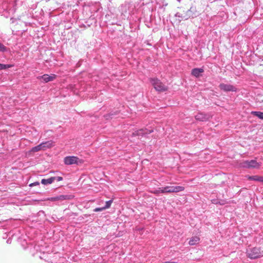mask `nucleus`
<instances>
[{
  "instance_id": "nucleus-1",
  "label": "nucleus",
  "mask_w": 263,
  "mask_h": 263,
  "mask_svg": "<svg viewBox=\"0 0 263 263\" xmlns=\"http://www.w3.org/2000/svg\"><path fill=\"white\" fill-rule=\"evenodd\" d=\"M246 254L247 256L251 259L259 258L263 257V249L257 247L250 248L247 250Z\"/></svg>"
},
{
  "instance_id": "nucleus-2",
  "label": "nucleus",
  "mask_w": 263,
  "mask_h": 263,
  "mask_svg": "<svg viewBox=\"0 0 263 263\" xmlns=\"http://www.w3.org/2000/svg\"><path fill=\"white\" fill-rule=\"evenodd\" d=\"M149 81L156 90L158 91H165L167 90V87L157 78H150Z\"/></svg>"
},
{
  "instance_id": "nucleus-3",
  "label": "nucleus",
  "mask_w": 263,
  "mask_h": 263,
  "mask_svg": "<svg viewBox=\"0 0 263 263\" xmlns=\"http://www.w3.org/2000/svg\"><path fill=\"white\" fill-rule=\"evenodd\" d=\"M184 190V187L182 186H166L162 187L161 193H178Z\"/></svg>"
},
{
  "instance_id": "nucleus-4",
  "label": "nucleus",
  "mask_w": 263,
  "mask_h": 263,
  "mask_svg": "<svg viewBox=\"0 0 263 263\" xmlns=\"http://www.w3.org/2000/svg\"><path fill=\"white\" fill-rule=\"evenodd\" d=\"M260 165L261 163L257 162L255 160L245 161L240 164L241 167L248 168H259Z\"/></svg>"
},
{
  "instance_id": "nucleus-5",
  "label": "nucleus",
  "mask_w": 263,
  "mask_h": 263,
  "mask_svg": "<svg viewBox=\"0 0 263 263\" xmlns=\"http://www.w3.org/2000/svg\"><path fill=\"white\" fill-rule=\"evenodd\" d=\"M73 198L72 195H60L57 196L56 197H51L48 198L47 200L51 201H63L66 200H71Z\"/></svg>"
},
{
  "instance_id": "nucleus-6",
  "label": "nucleus",
  "mask_w": 263,
  "mask_h": 263,
  "mask_svg": "<svg viewBox=\"0 0 263 263\" xmlns=\"http://www.w3.org/2000/svg\"><path fill=\"white\" fill-rule=\"evenodd\" d=\"M211 117L210 115L203 112H199L195 117L196 120L202 122L208 121Z\"/></svg>"
},
{
  "instance_id": "nucleus-7",
  "label": "nucleus",
  "mask_w": 263,
  "mask_h": 263,
  "mask_svg": "<svg viewBox=\"0 0 263 263\" xmlns=\"http://www.w3.org/2000/svg\"><path fill=\"white\" fill-rule=\"evenodd\" d=\"M79 160V158L77 157L68 156L64 158V163L67 165L78 164Z\"/></svg>"
},
{
  "instance_id": "nucleus-8",
  "label": "nucleus",
  "mask_w": 263,
  "mask_h": 263,
  "mask_svg": "<svg viewBox=\"0 0 263 263\" xmlns=\"http://www.w3.org/2000/svg\"><path fill=\"white\" fill-rule=\"evenodd\" d=\"M219 88L224 91H236V88L230 84H220L219 85Z\"/></svg>"
},
{
  "instance_id": "nucleus-9",
  "label": "nucleus",
  "mask_w": 263,
  "mask_h": 263,
  "mask_svg": "<svg viewBox=\"0 0 263 263\" xmlns=\"http://www.w3.org/2000/svg\"><path fill=\"white\" fill-rule=\"evenodd\" d=\"M153 132V130H147L144 129H140L137 130L132 134L133 137L143 136L145 134H149Z\"/></svg>"
},
{
  "instance_id": "nucleus-10",
  "label": "nucleus",
  "mask_w": 263,
  "mask_h": 263,
  "mask_svg": "<svg viewBox=\"0 0 263 263\" xmlns=\"http://www.w3.org/2000/svg\"><path fill=\"white\" fill-rule=\"evenodd\" d=\"M55 78L56 76L55 74H51V75L44 74L42 76L37 77V79H42L44 81V82L47 83L54 80L55 79Z\"/></svg>"
},
{
  "instance_id": "nucleus-11",
  "label": "nucleus",
  "mask_w": 263,
  "mask_h": 263,
  "mask_svg": "<svg viewBox=\"0 0 263 263\" xmlns=\"http://www.w3.org/2000/svg\"><path fill=\"white\" fill-rule=\"evenodd\" d=\"M42 151H45L48 148L52 147L54 146V142L52 141H48L40 144Z\"/></svg>"
},
{
  "instance_id": "nucleus-12",
  "label": "nucleus",
  "mask_w": 263,
  "mask_h": 263,
  "mask_svg": "<svg viewBox=\"0 0 263 263\" xmlns=\"http://www.w3.org/2000/svg\"><path fill=\"white\" fill-rule=\"evenodd\" d=\"M199 240H200V238L199 237L194 236V237H192L190 239V240L189 242V243L191 246L195 245L199 242Z\"/></svg>"
},
{
  "instance_id": "nucleus-13",
  "label": "nucleus",
  "mask_w": 263,
  "mask_h": 263,
  "mask_svg": "<svg viewBox=\"0 0 263 263\" xmlns=\"http://www.w3.org/2000/svg\"><path fill=\"white\" fill-rule=\"evenodd\" d=\"M203 72L202 68H194L192 70V74L196 77H198L201 73Z\"/></svg>"
},
{
  "instance_id": "nucleus-14",
  "label": "nucleus",
  "mask_w": 263,
  "mask_h": 263,
  "mask_svg": "<svg viewBox=\"0 0 263 263\" xmlns=\"http://www.w3.org/2000/svg\"><path fill=\"white\" fill-rule=\"evenodd\" d=\"M55 180V177H50L47 179H43L41 180V183L44 185L49 184L52 183Z\"/></svg>"
},
{
  "instance_id": "nucleus-15",
  "label": "nucleus",
  "mask_w": 263,
  "mask_h": 263,
  "mask_svg": "<svg viewBox=\"0 0 263 263\" xmlns=\"http://www.w3.org/2000/svg\"><path fill=\"white\" fill-rule=\"evenodd\" d=\"M248 179L250 180H254L261 182V176L258 175L248 176Z\"/></svg>"
},
{
  "instance_id": "nucleus-16",
  "label": "nucleus",
  "mask_w": 263,
  "mask_h": 263,
  "mask_svg": "<svg viewBox=\"0 0 263 263\" xmlns=\"http://www.w3.org/2000/svg\"><path fill=\"white\" fill-rule=\"evenodd\" d=\"M251 114L254 115L260 119H263V112L260 111H252Z\"/></svg>"
},
{
  "instance_id": "nucleus-17",
  "label": "nucleus",
  "mask_w": 263,
  "mask_h": 263,
  "mask_svg": "<svg viewBox=\"0 0 263 263\" xmlns=\"http://www.w3.org/2000/svg\"><path fill=\"white\" fill-rule=\"evenodd\" d=\"M40 151H42V149L41 145L39 144L35 147H32L30 152L34 153V152H39Z\"/></svg>"
},
{
  "instance_id": "nucleus-18",
  "label": "nucleus",
  "mask_w": 263,
  "mask_h": 263,
  "mask_svg": "<svg viewBox=\"0 0 263 263\" xmlns=\"http://www.w3.org/2000/svg\"><path fill=\"white\" fill-rule=\"evenodd\" d=\"M12 67V65H8V64H0V70L2 69H5L7 68H9Z\"/></svg>"
},
{
  "instance_id": "nucleus-19",
  "label": "nucleus",
  "mask_w": 263,
  "mask_h": 263,
  "mask_svg": "<svg viewBox=\"0 0 263 263\" xmlns=\"http://www.w3.org/2000/svg\"><path fill=\"white\" fill-rule=\"evenodd\" d=\"M112 203V200H110L109 201H106L105 203V206L103 207L104 210L109 208Z\"/></svg>"
},
{
  "instance_id": "nucleus-20",
  "label": "nucleus",
  "mask_w": 263,
  "mask_h": 263,
  "mask_svg": "<svg viewBox=\"0 0 263 263\" xmlns=\"http://www.w3.org/2000/svg\"><path fill=\"white\" fill-rule=\"evenodd\" d=\"M161 190H162V187H159L158 190H155L153 191H151V193H152L154 194L158 195L160 193H161Z\"/></svg>"
},
{
  "instance_id": "nucleus-21",
  "label": "nucleus",
  "mask_w": 263,
  "mask_h": 263,
  "mask_svg": "<svg viewBox=\"0 0 263 263\" xmlns=\"http://www.w3.org/2000/svg\"><path fill=\"white\" fill-rule=\"evenodd\" d=\"M6 50V47L2 44L0 43V51H5Z\"/></svg>"
},
{
  "instance_id": "nucleus-22",
  "label": "nucleus",
  "mask_w": 263,
  "mask_h": 263,
  "mask_svg": "<svg viewBox=\"0 0 263 263\" xmlns=\"http://www.w3.org/2000/svg\"><path fill=\"white\" fill-rule=\"evenodd\" d=\"M103 210H104V209L103 207H102V208H96L94 210V211L95 212H99V211H102Z\"/></svg>"
},
{
  "instance_id": "nucleus-23",
  "label": "nucleus",
  "mask_w": 263,
  "mask_h": 263,
  "mask_svg": "<svg viewBox=\"0 0 263 263\" xmlns=\"http://www.w3.org/2000/svg\"><path fill=\"white\" fill-rule=\"evenodd\" d=\"M39 184H40V183L39 182H35L34 183L30 184L29 186H34V185H38Z\"/></svg>"
},
{
  "instance_id": "nucleus-24",
  "label": "nucleus",
  "mask_w": 263,
  "mask_h": 263,
  "mask_svg": "<svg viewBox=\"0 0 263 263\" xmlns=\"http://www.w3.org/2000/svg\"><path fill=\"white\" fill-rule=\"evenodd\" d=\"M55 180H57L58 181H60L63 180V178L62 177L59 176V177H55Z\"/></svg>"
},
{
  "instance_id": "nucleus-25",
  "label": "nucleus",
  "mask_w": 263,
  "mask_h": 263,
  "mask_svg": "<svg viewBox=\"0 0 263 263\" xmlns=\"http://www.w3.org/2000/svg\"><path fill=\"white\" fill-rule=\"evenodd\" d=\"M164 263H177L176 262H165Z\"/></svg>"
},
{
  "instance_id": "nucleus-26",
  "label": "nucleus",
  "mask_w": 263,
  "mask_h": 263,
  "mask_svg": "<svg viewBox=\"0 0 263 263\" xmlns=\"http://www.w3.org/2000/svg\"><path fill=\"white\" fill-rule=\"evenodd\" d=\"M261 182H263V177L262 176H261Z\"/></svg>"
}]
</instances>
